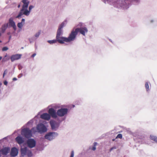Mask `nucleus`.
Wrapping results in <instances>:
<instances>
[{"mask_svg":"<svg viewBox=\"0 0 157 157\" xmlns=\"http://www.w3.org/2000/svg\"><path fill=\"white\" fill-rule=\"evenodd\" d=\"M33 119H32L29 121L26 124V125L27 126L29 124H32L33 123Z\"/></svg>","mask_w":157,"mask_h":157,"instance_id":"cd10ccee","label":"nucleus"},{"mask_svg":"<svg viewBox=\"0 0 157 157\" xmlns=\"http://www.w3.org/2000/svg\"><path fill=\"white\" fill-rule=\"evenodd\" d=\"M65 118H64L63 120H64L65 119Z\"/></svg>","mask_w":157,"mask_h":157,"instance_id":"5fc2aeb1","label":"nucleus"},{"mask_svg":"<svg viewBox=\"0 0 157 157\" xmlns=\"http://www.w3.org/2000/svg\"><path fill=\"white\" fill-rule=\"evenodd\" d=\"M149 83L150 84L149 82H146L145 84V87L146 91L147 92H148L150 90V89L149 88ZM150 85H151V84H150Z\"/></svg>","mask_w":157,"mask_h":157,"instance_id":"4be33fe9","label":"nucleus"},{"mask_svg":"<svg viewBox=\"0 0 157 157\" xmlns=\"http://www.w3.org/2000/svg\"><path fill=\"white\" fill-rule=\"evenodd\" d=\"M31 40H33V41H35L36 40V39L35 38V37L34 36H33L31 37V38H30Z\"/></svg>","mask_w":157,"mask_h":157,"instance_id":"72a5a7b5","label":"nucleus"},{"mask_svg":"<svg viewBox=\"0 0 157 157\" xmlns=\"http://www.w3.org/2000/svg\"><path fill=\"white\" fill-rule=\"evenodd\" d=\"M61 37L62 36H60V35L56 33V39L52 40H48L47 42L50 44L56 43L57 42H58L60 44H63L64 43L63 42Z\"/></svg>","mask_w":157,"mask_h":157,"instance_id":"6e6552de","label":"nucleus"},{"mask_svg":"<svg viewBox=\"0 0 157 157\" xmlns=\"http://www.w3.org/2000/svg\"><path fill=\"white\" fill-rule=\"evenodd\" d=\"M155 21V20L154 19H151L150 21V22L151 23H153Z\"/></svg>","mask_w":157,"mask_h":157,"instance_id":"a19ab883","label":"nucleus"},{"mask_svg":"<svg viewBox=\"0 0 157 157\" xmlns=\"http://www.w3.org/2000/svg\"><path fill=\"white\" fill-rule=\"evenodd\" d=\"M51 115L48 113H44L41 114L40 115V118L43 119L49 120L51 118Z\"/></svg>","mask_w":157,"mask_h":157,"instance_id":"f3484780","label":"nucleus"},{"mask_svg":"<svg viewBox=\"0 0 157 157\" xmlns=\"http://www.w3.org/2000/svg\"><path fill=\"white\" fill-rule=\"evenodd\" d=\"M24 126L21 128V134L23 137L27 139L31 138L33 136L32 131L35 129V127H33L31 130L28 128H23Z\"/></svg>","mask_w":157,"mask_h":157,"instance_id":"7ed1b4c3","label":"nucleus"},{"mask_svg":"<svg viewBox=\"0 0 157 157\" xmlns=\"http://www.w3.org/2000/svg\"><path fill=\"white\" fill-rule=\"evenodd\" d=\"M8 49V48L7 47H3L2 48V51H7Z\"/></svg>","mask_w":157,"mask_h":157,"instance_id":"c756f323","label":"nucleus"},{"mask_svg":"<svg viewBox=\"0 0 157 157\" xmlns=\"http://www.w3.org/2000/svg\"><path fill=\"white\" fill-rule=\"evenodd\" d=\"M34 7V6L33 5H30L29 7V9L28 10L27 9L25 10V11H24V13H22L23 15H25L26 16H28L29 15L31 10Z\"/></svg>","mask_w":157,"mask_h":157,"instance_id":"2eb2a0df","label":"nucleus"},{"mask_svg":"<svg viewBox=\"0 0 157 157\" xmlns=\"http://www.w3.org/2000/svg\"><path fill=\"white\" fill-rule=\"evenodd\" d=\"M37 132L40 134H42L46 132L48 129L46 126L42 123L38 124L36 126Z\"/></svg>","mask_w":157,"mask_h":157,"instance_id":"0eeeda50","label":"nucleus"},{"mask_svg":"<svg viewBox=\"0 0 157 157\" xmlns=\"http://www.w3.org/2000/svg\"><path fill=\"white\" fill-rule=\"evenodd\" d=\"M13 80L14 81H16L17 80V79L16 78H13Z\"/></svg>","mask_w":157,"mask_h":157,"instance_id":"37998d69","label":"nucleus"},{"mask_svg":"<svg viewBox=\"0 0 157 157\" xmlns=\"http://www.w3.org/2000/svg\"><path fill=\"white\" fill-rule=\"evenodd\" d=\"M108 0H101V1L105 4L108 3Z\"/></svg>","mask_w":157,"mask_h":157,"instance_id":"473e14b6","label":"nucleus"},{"mask_svg":"<svg viewBox=\"0 0 157 157\" xmlns=\"http://www.w3.org/2000/svg\"><path fill=\"white\" fill-rule=\"evenodd\" d=\"M10 149L9 147H5L2 148L0 150L1 153L4 155H6L9 152Z\"/></svg>","mask_w":157,"mask_h":157,"instance_id":"4468645a","label":"nucleus"},{"mask_svg":"<svg viewBox=\"0 0 157 157\" xmlns=\"http://www.w3.org/2000/svg\"><path fill=\"white\" fill-rule=\"evenodd\" d=\"M125 131L128 134H132V131L130 130L129 128H126L125 129Z\"/></svg>","mask_w":157,"mask_h":157,"instance_id":"bb28decb","label":"nucleus"},{"mask_svg":"<svg viewBox=\"0 0 157 157\" xmlns=\"http://www.w3.org/2000/svg\"><path fill=\"white\" fill-rule=\"evenodd\" d=\"M20 130V129H18V130H17V132H18V131H19Z\"/></svg>","mask_w":157,"mask_h":157,"instance_id":"603ef678","label":"nucleus"},{"mask_svg":"<svg viewBox=\"0 0 157 157\" xmlns=\"http://www.w3.org/2000/svg\"><path fill=\"white\" fill-rule=\"evenodd\" d=\"M11 37H12V36L11 35H10V36H9V40H10L11 39Z\"/></svg>","mask_w":157,"mask_h":157,"instance_id":"c03bdc74","label":"nucleus"},{"mask_svg":"<svg viewBox=\"0 0 157 157\" xmlns=\"http://www.w3.org/2000/svg\"><path fill=\"white\" fill-rule=\"evenodd\" d=\"M7 34L8 35H9V36H10V35H11V33H10V32H9L7 33Z\"/></svg>","mask_w":157,"mask_h":157,"instance_id":"a18cd8bd","label":"nucleus"},{"mask_svg":"<svg viewBox=\"0 0 157 157\" xmlns=\"http://www.w3.org/2000/svg\"><path fill=\"white\" fill-rule=\"evenodd\" d=\"M68 112V109L67 108H61L56 111L53 108H49L48 113L51 115L52 118L57 119L58 117H63L66 116Z\"/></svg>","mask_w":157,"mask_h":157,"instance_id":"f257e3e1","label":"nucleus"},{"mask_svg":"<svg viewBox=\"0 0 157 157\" xmlns=\"http://www.w3.org/2000/svg\"><path fill=\"white\" fill-rule=\"evenodd\" d=\"M9 26L13 27L14 30L16 31V26L15 22L13 21V17H11L9 19Z\"/></svg>","mask_w":157,"mask_h":157,"instance_id":"ddd939ff","label":"nucleus"},{"mask_svg":"<svg viewBox=\"0 0 157 157\" xmlns=\"http://www.w3.org/2000/svg\"><path fill=\"white\" fill-rule=\"evenodd\" d=\"M22 74H21L18 75V77L20 78H21V77H22Z\"/></svg>","mask_w":157,"mask_h":157,"instance_id":"58836bf2","label":"nucleus"},{"mask_svg":"<svg viewBox=\"0 0 157 157\" xmlns=\"http://www.w3.org/2000/svg\"><path fill=\"white\" fill-rule=\"evenodd\" d=\"M15 140L17 143L19 144H22L24 142V139L20 135L17 136L15 138Z\"/></svg>","mask_w":157,"mask_h":157,"instance_id":"6ab92c4d","label":"nucleus"},{"mask_svg":"<svg viewBox=\"0 0 157 157\" xmlns=\"http://www.w3.org/2000/svg\"><path fill=\"white\" fill-rule=\"evenodd\" d=\"M97 142H94L93 144V146L92 148V150L94 151H95L96 149V146L97 145Z\"/></svg>","mask_w":157,"mask_h":157,"instance_id":"393cba45","label":"nucleus"},{"mask_svg":"<svg viewBox=\"0 0 157 157\" xmlns=\"http://www.w3.org/2000/svg\"><path fill=\"white\" fill-rule=\"evenodd\" d=\"M21 156L23 157H31L32 155V151L29 150L27 147H21L20 149Z\"/></svg>","mask_w":157,"mask_h":157,"instance_id":"39448f33","label":"nucleus"},{"mask_svg":"<svg viewBox=\"0 0 157 157\" xmlns=\"http://www.w3.org/2000/svg\"><path fill=\"white\" fill-rule=\"evenodd\" d=\"M8 71L7 69H6L4 71L3 73V78H4V77L5 75L7 74V73Z\"/></svg>","mask_w":157,"mask_h":157,"instance_id":"c85d7f7f","label":"nucleus"},{"mask_svg":"<svg viewBox=\"0 0 157 157\" xmlns=\"http://www.w3.org/2000/svg\"><path fill=\"white\" fill-rule=\"evenodd\" d=\"M21 55L20 54H16L12 55L10 57L11 62H13L14 61L19 59L21 58Z\"/></svg>","mask_w":157,"mask_h":157,"instance_id":"dca6fc26","label":"nucleus"},{"mask_svg":"<svg viewBox=\"0 0 157 157\" xmlns=\"http://www.w3.org/2000/svg\"><path fill=\"white\" fill-rule=\"evenodd\" d=\"M21 49H23L24 48V47H21Z\"/></svg>","mask_w":157,"mask_h":157,"instance_id":"864d4df0","label":"nucleus"},{"mask_svg":"<svg viewBox=\"0 0 157 157\" xmlns=\"http://www.w3.org/2000/svg\"><path fill=\"white\" fill-rule=\"evenodd\" d=\"M20 4H19L18 6H17V7L18 8H19L20 7Z\"/></svg>","mask_w":157,"mask_h":157,"instance_id":"49530a36","label":"nucleus"},{"mask_svg":"<svg viewBox=\"0 0 157 157\" xmlns=\"http://www.w3.org/2000/svg\"><path fill=\"white\" fill-rule=\"evenodd\" d=\"M28 40H29L30 43H32V42H33V40H31V39L29 38Z\"/></svg>","mask_w":157,"mask_h":157,"instance_id":"4c0bfd02","label":"nucleus"},{"mask_svg":"<svg viewBox=\"0 0 157 157\" xmlns=\"http://www.w3.org/2000/svg\"><path fill=\"white\" fill-rule=\"evenodd\" d=\"M150 139L157 143V137L155 136L150 135Z\"/></svg>","mask_w":157,"mask_h":157,"instance_id":"5701e85b","label":"nucleus"},{"mask_svg":"<svg viewBox=\"0 0 157 157\" xmlns=\"http://www.w3.org/2000/svg\"><path fill=\"white\" fill-rule=\"evenodd\" d=\"M2 85V83L1 82H0V86H1Z\"/></svg>","mask_w":157,"mask_h":157,"instance_id":"3c124183","label":"nucleus"},{"mask_svg":"<svg viewBox=\"0 0 157 157\" xmlns=\"http://www.w3.org/2000/svg\"><path fill=\"white\" fill-rule=\"evenodd\" d=\"M26 143L27 146L30 148L34 147L36 145V141L33 139H28Z\"/></svg>","mask_w":157,"mask_h":157,"instance_id":"9d476101","label":"nucleus"},{"mask_svg":"<svg viewBox=\"0 0 157 157\" xmlns=\"http://www.w3.org/2000/svg\"><path fill=\"white\" fill-rule=\"evenodd\" d=\"M59 135L58 133L55 132H49L44 136V138L49 141H52L55 139Z\"/></svg>","mask_w":157,"mask_h":157,"instance_id":"423d86ee","label":"nucleus"},{"mask_svg":"<svg viewBox=\"0 0 157 157\" xmlns=\"http://www.w3.org/2000/svg\"><path fill=\"white\" fill-rule=\"evenodd\" d=\"M8 23H5L3 25L1 28H0V33L2 34L4 33L8 28Z\"/></svg>","mask_w":157,"mask_h":157,"instance_id":"aec40b11","label":"nucleus"},{"mask_svg":"<svg viewBox=\"0 0 157 157\" xmlns=\"http://www.w3.org/2000/svg\"><path fill=\"white\" fill-rule=\"evenodd\" d=\"M36 55V54L35 53H34V54H33L31 56V57H34Z\"/></svg>","mask_w":157,"mask_h":157,"instance_id":"ea45409f","label":"nucleus"},{"mask_svg":"<svg viewBox=\"0 0 157 157\" xmlns=\"http://www.w3.org/2000/svg\"><path fill=\"white\" fill-rule=\"evenodd\" d=\"M2 59V56H0V61Z\"/></svg>","mask_w":157,"mask_h":157,"instance_id":"09e8293b","label":"nucleus"},{"mask_svg":"<svg viewBox=\"0 0 157 157\" xmlns=\"http://www.w3.org/2000/svg\"><path fill=\"white\" fill-rule=\"evenodd\" d=\"M22 2L23 3L22 8L19 11L18 15L16 17V18L20 19L21 16L23 15L22 13L24 11H25V10L28 8L29 3V1L28 0H22Z\"/></svg>","mask_w":157,"mask_h":157,"instance_id":"20e7f679","label":"nucleus"},{"mask_svg":"<svg viewBox=\"0 0 157 157\" xmlns=\"http://www.w3.org/2000/svg\"><path fill=\"white\" fill-rule=\"evenodd\" d=\"M23 26V24L22 22H19L17 23V26L19 28H21Z\"/></svg>","mask_w":157,"mask_h":157,"instance_id":"a878e982","label":"nucleus"},{"mask_svg":"<svg viewBox=\"0 0 157 157\" xmlns=\"http://www.w3.org/2000/svg\"><path fill=\"white\" fill-rule=\"evenodd\" d=\"M4 84L6 86L8 84V82L6 80H5L4 82Z\"/></svg>","mask_w":157,"mask_h":157,"instance_id":"e433bc0d","label":"nucleus"},{"mask_svg":"<svg viewBox=\"0 0 157 157\" xmlns=\"http://www.w3.org/2000/svg\"><path fill=\"white\" fill-rule=\"evenodd\" d=\"M116 147L115 146L109 149V152H111L112 150L114 149H116Z\"/></svg>","mask_w":157,"mask_h":157,"instance_id":"f704fd0d","label":"nucleus"},{"mask_svg":"<svg viewBox=\"0 0 157 157\" xmlns=\"http://www.w3.org/2000/svg\"><path fill=\"white\" fill-rule=\"evenodd\" d=\"M10 59V57L7 56L6 54L4 57L2 59V63L5 62Z\"/></svg>","mask_w":157,"mask_h":157,"instance_id":"412c9836","label":"nucleus"},{"mask_svg":"<svg viewBox=\"0 0 157 157\" xmlns=\"http://www.w3.org/2000/svg\"><path fill=\"white\" fill-rule=\"evenodd\" d=\"M35 48L36 49L37 48V46L36 45H35Z\"/></svg>","mask_w":157,"mask_h":157,"instance_id":"de8ad7c7","label":"nucleus"},{"mask_svg":"<svg viewBox=\"0 0 157 157\" xmlns=\"http://www.w3.org/2000/svg\"><path fill=\"white\" fill-rule=\"evenodd\" d=\"M18 153L17 149L15 147H13L10 152V155L12 157H15L17 156Z\"/></svg>","mask_w":157,"mask_h":157,"instance_id":"a211bd4d","label":"nucleus"},{"mask_svg":"<svg viewBox=\"0 0 157 157\" xmlns=\"http://www.w3.org/2000/svg\"><path fill=\"white\" fill-rule=\"evenodd\" d=\"M36 128H35V129H34V130H33V131H32V132H33L34 133H35V132H37V131H36Z\"/></svg>","mask_w":157,"mask_h":157,"instance_id":"79ce46f5","label":"nucleus"},{"mask_svg":"<svg viewBox=\"0 0 157 157\" xmlns=\"http://www.w3.org/2000/svg\"><path fill=\"white\" fill-rule=\"evenodd\" d=\"M77 30V33L79 32L80 34L83 36H85L86 33L88 32V30L86 27H82L80 28H77L75 29Z\"/></svg>","mask_w":157,"mask_h":157,"instance_id":"9b49d317","label":"nucleus"},{"mask_svg":"<svg viewBox=\"0 0 157 157\" xmlns=\"http://www.w3.org/2000/svg\"><path fill=\"white\" fill-rule=\"evenodd\" d=\"M74 151H71L70 157H74Z\"/></svg>","mask_w":157,"mask_h":157,"instance_id":"2f4dec72","label":"nucleus"},{"mask_svg":"<svg viewBox=\"0 0 157 157\" xmlns=\"http://www.w3.org/2000/svg\"><path fill=\"white\" fill-rule=\"evenodd\" d=\"M50 124L52 129L54 131L57 130L59 126V123L55 122H51Z\"/></svg>","mask_w":157,"mask_h":157,"instance_id":"f8f14e48","label":"nucleus"},{"mask_svg":"<svg viewBox=\"0 0 157 157\" xmlns=\"http://www.w3.org/2000/svg\"><path fill=\"white\" fill-rule=\"evenodd\" d=\"M59 121V122H61V121Z\"/></svg>","mask_w":157,"mask_h":157,"instance_id":"6e6d98bb","label":"nucleus"},{"mask_svg":"<svg viewBox=\"0 0 157 157\" xmlns=\"http://www.w3.org/2000/svg\"><path fill=\"white\" fill-rule=\"evenodd\" d=\"M77 30L76 29L74 30V29L72 30L71 33L69 34L68 36L67 37L63 36H62V40L64 43L65 42L67 43H69L71 41H73L75 40L76 36L78 34Z\"/></svg>","mask_w":157,"mask_h":157,"instance_id":"f03ea898","label":"nucleus"},{"mask_svg":"<svg viewBox=\"0 0 157 157\" xmlns=\"http://www.w3.org/2000/svg\"><path fill=\"white\" fill-rule=\"evenodd\" d=\"M122 136L121 134H119L117 136V138L121 139L122 138Z\"/></svg>","mask_w":157,"mask_h":157,"instance_id":"7c9ffc66","label":"nucleus"},{"mask_svg":"<svg viewBox=\"0 0 157 157\" xmlns=\"http://www.w3.org/2000/svg\"><path fill=\"white\" fill-rule=\"evenodd\" d=\"M40 33L41 31L40 30L38 32L36 33V34H35L34 36L36 38V39L40 35Z\"/></svg>","mask_w":157,"mask_h":157,"instance_id":"b1692460","label":"nucleus"},{"mask_svg":"<svg viewBox=\"0 0 157 157\" xmlns=\"http://www.w3.org/2000/svg\"><path fill=\"white\" fill-rule=\"evenodd\" d=\"M67 23V21L65 20L64 21L62 22L59 26L58 28L57 29L56 33L60 36H62L63 34V28L64 27L65 25Z\"/></svg>","mask_w":157,"mask_h":157,"instance_id":"1a4fd4ad","label":"nucleus"},{"mask_svg":"<svg viewBox=\"0 0 157 157\" xmlns=\"http://www.w3.org/2000/svg\"><path fill=\"white\" fill-rule=\"evenodd\" d=\"M25 20L24 18H22L21 19V22H22V24H24L25 23Z\"/></svg>","mask_w":157,"mask_h":157,"instance_id":"c9c22d12","label":"nucleus"},{"mask_svg":"<svg viewBox=\"0 0 157 157\" xmlns=\"http://www.w3.org/2000/svg\"><path fill=\"white\" fill-rule=\"evenodd\" d=\"M17 131H14V133H17Z\"/></svg>","mask_w":157,"mask_h":157,"instance_id":"8fccbe9b","label":"nucleus"}]
</instances>
